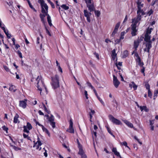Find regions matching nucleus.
I'll list each match as a JSON object with an SVG mask.
<instances>
[{
  "label": "nucleus",
  "mask_w": 158,
  "mask_h": 158,
  "mask_svg": "<svg viewBox=\"0 0 158 158\" xmlns=\"http://www.w3.org/2000/svg\"><path fill=\"white\" fill-rule=\"evenodd\" d=\"M84 1L89 10L90 12H89L87 10H84V15L85 17L90 16L91 14V12L95 10L94 3L93 0H83Z\"/></svg>",
  "instance_id": "obj_1"
},
{
  "label": "nucleus",
  "mask_w": 158,
  "mask_h": 158,
  "mask_svg": "<svg viewBox=\"0 0 158 158\" xmlns=\"http://www.w3.org/2000/svg\"><path fill=\"white\" fill-rule=\"evenodd\" d=\"M37 81V87L38 89L40 91V94L41 95V92L42 90V88H44L46 94H48V91L47 88L44 85V83L42 80V77L40 76H38L36 79Z\"/></svg>",
  "instance_id": "obj_2"
},
{
  "label": "nucleus",
  "mask_w": 158,
  "mask_h": 158,
  "mask_svg": "<svg viewBox=\"0 0 158 158\" xmlns=\"http://www.w3.org/2000/svg\"><path fill=\"white\" fill-rule=\"evenodd\" d=\"M52 85L53 89H55L60 86L59 76L56 75L52 78Z\"/></svg>",
  "instance_id": "obj_3"
},
{
  "label": "nucleus",
  "mask_w": 158,
  "mask_h": 158,
  "mask_svg": "<svg viewBox=\"0 0 158 158\" xmlns=\"http://www.w3.org/2000/svg\"><path fill=\"white\" fill-rule=\"evenodd\" d=\"M141 15H138L136 17H135L132 19V24L131 27H135L137 28L139 24V22L141 19Z\"/></svg>",
  "instance_id": "obj_4"
},
{
  "label": "nucleus",
  "mask_w": 158,
  "mask_h": 158,
  "mask_svg": "<svg viewBox=\"0 0 158 158\" xmlns=\"http://www.w3.org/2000/svg\"><path fill=\"white\" fill-rule=\"evenodd\" d=\"M137 4L138 7L137 14L141 15L143 12L144 11V9H146L143 7L144 4L139 0H138Z\"/></svg>",
  "instance_id": "obj_5"
},
{
  "label": "nucleus",
  "mask_w": 158,
  "mask_h": 158,
  "mask_svg": "<svg viewBox=\"0 0 158 158\" xmlns=\"http://www.w3.org/2000/svg\"><path fill=\"white\" fill-rule=\"evenodd\" d=\"M109 118L110 120L111 121L112 123L116 125H119L122 124V123L120 120L115 118L111 115L109 116Z\"/></svg>",
  "instance_id": "obj_6"
},
{
  "label": "nucleus",
  "mask_w": 158,
  "mask_h": 158,
  "mask_svg": "<svg viewBox=\"0 0 158 158\" xmlns=\"http://www.w3.org/2000/svg\"><path fill=\"white\" fill-rule=\"evenodd\" d=\"M154 12V10L152 8H149L146 11V9H144V11L141 14V15H147L150 16Z\"/></svg>",
  "instance_id": "obj_7"
},
{
  "label": "nucleus",
  "mask_w": 158,
  "mask_h": 158,
  "mask_svg": "<svg viewBox=\"0 0 158 158\" xmlns=\"http://www.w3.org/2000/svg\"><path fill=\"white\" fill-rule=\"evenodd\" d=\"M32 127L31 124L29 122L27 123L26 126H24L23 127V131L27 133L29 132V131L32 129Z\"/></svg>",
  "instance_id": "obj_8"
},
{
  "label": "nucleus",
  "mask_w": 158,
  "mask_h": 158,
  "mask_svg": "<svg viewBox=\"0 0 158 158\" xmlns=\"http://www.w3.org/2000/svg\"><path fill=\"white\" fill-rule=\"evenodd\" d=\"M113 84L115 88H117L120 84V82L117 79V77H115V76L113 75Z\"/></svg>",
  "instance_id": "obj_9"
},
{
  "label": "nucleus",
  "mask_w": 158,
  "mask_h": 158,
  "mask_svg": "<svg viewBox=\"0 0 158 158\" xmlns=\"http://www.w3.org/2000/svg\"><path fill=\"white\" fill-rule=\"evenodd\" d=\"M37 142L34 143L33 147L34 148L35 147L36 149H38L39 148V147L42 145V143L40 140V138L38 136L37 137Z\"/></svg>",
  "instance_id": "obj_10"
},
{
  "label": "nucleus",
  "mask_w": 158,
  "mask_h": 158,
  "mask_svg": "<svg viewBox=\"0 0 158 158\" xmlns=\"http://www.w3.org/2000/svg\"><path fill=\"white\" fill-rule=\"evenodd\" d=\"M145 44L146 47L144 49V51L145 52H149L150 49L152 48L151 42H146Z\"/></svg>",
  "instance_id": "obj_11"
},
{
  "label": "nucleus",
  "mask_w": 158,
  "mask_h": 158,
  "mask_svg": "<svg viewBox=\"0 0 158 158\" xmlns=\"http://www.w3.org/2000/svg\"><path fill=\"white\" fill-rule=\"evenodd\" d=\"M42 8V13L48 12V7L47 4L45 3L41 5Z\"/></svg>",
  "instance_id": "obj_12"
},
{
  "label": "nucleus",
  "mask_w": 158,
  "mask_h": 158,
  "mask_svg": "<svg viewBox=\"0 0 158 158\" xmlns=\"http://www.w3.org/2000/svg\"><path fill=\"white\" fill-rule=\"evenodd\" d=\"M69 128L67 130V131L68 132L74 133V130L73 128V123L71 120H70L69 122Z\"/></svg>",
  "instance_id": "obj_13"
},
{
  "label": "nucleus",
  "mask_w": 158,
  "mask_h": 158,
  "mask_svg": "<svg viewBox=\"0 0 158 158\" xmlns=\"http://www.w3.org/2000/svg\"><path fill=\"white\" fill-rule=\"evenodd\" d=\"M19 106L23 109L25 108L27 106V100L20 101L19 102Z\"/></svg>",
  "instance_id": "obj_14"
},
{
  "label": "nucleus",
  "mask_w": 158,
  "mask_h": 158,
  "mask_svg": "<svg viewBox=\"0 0 158 158\" xmlns=\"http://www.w3.org/2000/svg\"><path fill=\"white\" fill-rule=\"evenodd\" d=\"M123 121L129 127L132 128L134 127L133 124L129 121L126 120H123Z\"/></svg>",
  "instance_id": "obj_15"
},
{
  "label": "nucleus",
  "mask_w": 158,
  "mask_h": 158,
  "mask_svg": "<svg viewBox=\"0 0 158 158\" xmlns=\"http://www.w3.org/2000/svg\"><path fill=\"white\" fill-rule=\"evenodd\" d=\"M131 29L132 30L131 32V34L132 36H133L136 35V33L138 30V29L136 28H135V27H131Z\"/></svg>",
  "instance_id": "obj_16"
},
{
  "label": "nucleus",
  "mask_w": 158,
  "mask_h": 158,
  "mask_svg": "<svg viewBox=\"0 0 158 158\" xmlns=\"http://www.w3.org/2000/svg\"><path fill=\"white\" fill-rule=\"evenodd\" d=\"M139 39L137 40H135L134 42V48L135 49V51L137 50V48L138 47L139 43Z\"/></svg>",
  "instance_id": "obj_17"
},
{
  "label": "nucleus",
  "mask_w": 158,
  "mask_h": 158,
  "mask_svg": "<svg viewBox=\"0 0 158 158\" xmlns=\"http://www.w3.org/2000/svg\"><path fill=\"white\" fill-rule=\"evenodd\" d=\"M151 36L150 35L145 34V35L144 40L146 42H151L150 40Z\"/></svg>",
  "instance_id": "obj_18"
},
{
  "label": "nucleus",
  "mask_w": 158,
  "mask_h": 158,
  "mask_svg": "<svg viewBox=\"0 0 158 158\" xmlns=\"http://www.w3.org/2000/svg\"><path fill=\"white\" fill-rule=\"evenodd\" d=\"M78 148H79V152H78V154H79L81 155L85 153L83 149L82 146H79V147Z\"/></svg>",
  "instance_id": "obj_19"
},
{
  "label": "nucleus",
  "mask_w": 158,
  "mask_h": 158,
  "mask_svg": "<svg viewBox=\"0 0 158 158\" xmlns=\"http://www.w3.org/2000/svg\"><path fill=\"white\" fill-rule=\"evenodd\" d=\"M136 62L141 67L143 66L144 64L143 62H141V59L140 58H139L138 59H136Z\"/></svg>",
  "instance_id": "obj_20"
},
{
  "label": "nucleus",
  "mask_w": 158,
  "mask_h": 158,
  "mask_svg": "<svg viewBox=\"0 0 158 158\" xmlns=\"http://www.w3.org/2000/svg\"><path fill=\"white\" fill-rule=\"evenodd\" d=\"M3 30L6 35L7 38L8 39H10L11 38V34L9 33L8 30L6 29Z\"/></svg>",
  "instance_id": "obj_21"
},
{
  "label": "nucleus",
  "mask_w": 158,
  "mask_h": 158,
  "mask_svg": "<svg viewBox=\"0 0 158 158\" xmlns=\"http://www.w3.org/2000/svg\"><path fill=\"white\" fill-rule=\"evenodd\" d=\"M112 151L113 152L114 154L117 156H120L119 153L117 152V149L115 148H113L112 149Z\"/></svg>",
  "instance_id": "obj_22"
},
{
  "label": "nucleus",
  "mask_w": 158,
  "mask_h": 158,
  "mask_svg": "<svg viewBox=\"0 0 158 158\" xmlns=\"http://www.w3.org/2000/svg\"><path fill=\"white\" fill-rule=\"evenodd\" d=\"M117 54L116 53L115 50V49H114L112 51L111 57L113 60H115V58L116 57Z\"/></svg>",
  "instance_id": "obj_23"
},
{
  "label": "nucleus",
  "mask_w": 158,
  "mask_h": 158,
  "mask_svg": "<svg viewBox=\"0 0 158 158\" xmlns=\"http://www.w3.org/2000/svg\"><path fill=\"white\" fill-rule=\"evenodd\" d=\"M139 108L141 110V111H142L143 110H144L146 112H148L149 110L147 108V107L146 106H139Z\"/></svg>",
  "instance_id": "obj_24"
},
{
  "label": "nucleus",
  "mask_w": 158,
  "mask_h": 158,
  "mask_svg": "<svg viewBox=\"0 0 158 158\" xmlns=\"http://www.w3.org/2000/svg\"><path fill=\"white\" fill-rule=\"evenodd\" d=\"M19 117V115L17 114H16L15 116L14 117V123H17L18 122V118Z\"/></svg>",
  "instance_id": "obj_25"
},
{
  "label": "nucleus",
  "mask_w": 158,
  "mask_h": 158,
  "mask_svg": "<svg viewBox=\"0 0 158 158\" xmlns=\"http://www.w3.org/2000/svg\"><path fill=\"white\" fill-rule=\"evenodd\" d=\"M47 20L49 25L51 26L52 25V24L51 23V17L49 15H47Z\"/></svg>",
  "instance_id": "obj_26"
},
{
  "label": "nucleus",
  "mask_w": 158,
  "mask_h": 158,
  "mask_svg": "<svg viewBox=\"0 0 158 158\" xmlns=\"http://www.w3.org/2000/svg\"><path fill=\"white\" fill-rule=\"evenodd\" d=\"M15 87L14 85H11L9 88V90L10 91H13L14 92H15L16 89H15Z\"/></svg>",
  "instance_id": "obj_27"
},
{
  "label": "nucleus",
  "mask_w": 158,
  "mask_h": 158,
  "mask_svg": "<svg viewBox=\"0 0 158 158\" xmlns=\"http://www.w3.org/2000/svg\"><path fill=\"white\" fill-rule=\"evenodd\" d=\"M49 122L54 121V117L52 114H51V116L48 119Z\"/></svg>",
  "instance_id": "obj_28"
},
{
  "label": "nucleus",
  "mask_w": 158,
  "mask_h": 158,
  "mask_svg": "<svg viewBox=\"0 0 158 158\" xmlns=\"http://www.w3.org/2000/svg\"><path fill=\"white\" fill-rule=\"evenodd\" d=\"M0 27L2 28L3 30L6 29L5 28V26L4 24L2 23L1 19H0Z\"/></svg>",
  "instance_id": "obj_29"
},
{
  "label": "nucleus",
  "mask_w": 158,
  "mask_h": 158,
  "mask_svg": "<svg viewBox=\"0 0 158 158\" xmlns=\"http://www.w3.org/2000/svg\"><path fill=\"white\" fill-rule=\"evenodd\" d=\"M153 30V28H152L148 27L147 30V31L146 34L150 35L151 33L152 30Z\"/></svg>",
  "instance_id": "obj_30"
},
{
  "label": "nucleus",
  "mask_w": 158,
  "mask_h": 158,
  "mask_svg": "<svg viewBox=\"0 0 158 158\" xmlns=\"http://www.w3.org/2000/svg\"><path fill=\"white\" fill-rule=\"evenodd\" d=\"M127 32V30L126 32L125 31H123L121 32V36L120 37V39L123 40L124 38V35Z\"/></svg>",
  "instance_id": "obj_31"
},
{
  "label": "nucleus",
  "mask_w": 158,
  "mask_h": 158,
  "mask_svg": "<svg viewBox=\"0 0 158 158\" xmlns=\"http://www.w3.org/2000/svg\"><path fill=\"white\" fill-rule=\"evenodd\" d=\"M128 55V51L127 50H125L124 51L123 55V58H126L127 57Z\"/></svg>",
  "instance_id": "obj_32"
},
{
  "label": "nucleus",
  "mask_w": 158,
  "mask_h": 158,
  "mask_svg": "<svg viewBox=\"0 0 158 158\" xmlns=\"http://www.w3.org/2000/svg\"><path fill=\"white\" fill-rule=\"evenodd\" d=\"M43 14H40V18L41 19H43V18H44L45 17V16L46 15L47 16V15H48V13L46 12H45V13H42Z\"/></svg>",
  "instance_id": "obj_33"
},
{
  "label": "nucleus",
  "mask_w": 158,
  "mask_h": 158,
  "mask_svg": "<svg viewBox=\"0 0 158 158\" xmlns=\"http://www.w3.org/2000/svg\"><path fill=\"white\" fill-rule=\"evenodd\" d=\"M81 93L85 95V98L86 99H88L89 98L88 96V94L87 93V92L86 90H84V92H83L82 93Z\"/></svg>",
  "instance_id": "obj_34"
},
{
  "label": "nucleus",
  "mask_w": 158,
  "mask_h": 158,
  "mask_svg": "<svg viewBox=\"0 0 158 158\" xmlns=\"http://www.w3.org/2000/svg\"><path fill=\"white\" fill-rule=\"evenodd\" d=\"M61 7L64 10H67L69 9V7L65 4H63L61 6Z\"/></svg>",
  "instance_id": "obj_35"
},
{
  "label": "nucleus",
  "mask_w": 158,
  "mask_h": 158,
  "mask_svg": "<svg viewBox=\"0 0 158 158\" xmlns=\"http://www.w3.org/2000/svg\"><path fill=\"white\" fill-rule=\"evenodd\" d=\"M136 51H135V50L132 53V54H135V56L136 57V59H138L139 58H140L139 56L138 53Z\"/></svg>",
  "instance_id": "obj_36"
},
{
  "label": "nucleus",
  "mask_w": 158,
  "mask_h": 158,
  "mask_svg": "<svg viewBox=\"0 0 158 158\" xmlns=\"http://www.w3.org/2000/svg\"><path fill=\"white\" fill-rule=\"evenodd\" d=\"M11 146L16 151H17L21 150V148H19L18 147H17L14 145H11Z\"/></svg>",
  "instance_id": "obj_37"
},
{
  "label": "nucleus",
  "mask_w": 158,
  "mask_h": 158,
  "mask_svg": "<svg viewBox=\"0 0 158 158\" xmlns=\"http://www.w3.org/2000/svg\"><path fill=\"white\" fill-rule=\"evenodd\" d=\"M43 108L44 110L48 113V114H49L50 111H49L47 109L46 106L44 104H43Z\"/></svg>",
  "instance_id": "obj_38"
},
{
  "label": "nucleus",
  "mask_w": 158,
  "mask_h": 158,
  "mask_svg": "<svg viewBox=\"0 0 158 158\" xmlns=\"http://www.w3.org/2000/svg\"><path fill=\"white\" fill-rule=\"evenodd\" d=\"M120 144L122 145H124L126 147H127L129 149H130V148L127 146V143L126 142L124 141L123 142L120 143Z\"/></svg>",
  "instance_id": "obj_39"
},
{
  "label": "nucleus",
  "mask_w": 158,
  "mask_h": 158,
  "mask_svg": "<svg viewBox=\"0 0 158 158\" xmlns=\"http://www.w3.org/2000/svg\"><path fill=\"white\" fill-rule=\"evenodd\" d=\"M132 84L133 85V88L134 90H135L137 89L138 86L137 85H135V83L132 81Z\"/></svg>",
  "instance_id": "obj_40"
},
{
  "label": "nucleus",
  "mask_w": 158,
  "mask_h": 158,
  "mask_svg": "<svg viewBox=\"0 0 158 158\" xmlns=\"http://www.w3.org/2000/svg\"><path fill=\"white\" fill-rule=\"evenodd\" d=\"M95 15L96 16L98 17L100 15V12L98 10H95L94 11Z\"/></svg>",
  "instance_id": "obj_41"
},
{
  "label": "nucleus",
  "mask_w": 158,
  "mask_h": 158,
  "mask_svg": "<svg viewBox=\"0 0 158 158\" xmlns=\"http://www.w3.org/2000/svg\"><path fill=\"white\" fill-rule=\"evenodd\" d=\"M107 128V130L108 131V132L110 134H111L112 135L113 137H114V136L113 135V133H112V132H111V131H110V129L109 127H106Z\"/></svg>",
  "instance_id": "obj_42"
},
{
  "label": "nucleus",
  "mask_w": 158,
  "mask_h": 158,
  "mask_svg": "<svg viewBox=\"0 0 158 158\" xmlns=\"http://www.w3.org/2000/svg\"><path fill=\"white\" fill-rule=\"evenodd\" d=\"M17 54H18V55H19V56L20 58H23V56H22V54L21 52L20 51H19V50H18L17 51Z\"/></svg>",
  "instance_id": "obj_43"
},
{
  "label": "nucleus",
  "mask_w": 158,
  "mask_h": 158,
  "mask_svg": "<svg viewBox=\"0 0 158 158\" xmlns=\"http://www.w3.org/2000/svg\"><path fill=\"white\" fill-rule=\"evenodd\" d=\"M50 123L53 128L55 127V123L54 121L50 122Z\"/></svg>",
  "instance_id": "obj_44"
},
{
  "label": "nucleus",
  "mask_w": 158,
  "mask_h": 158,
  "mask_svg": "<svg viewBox=\"0 0 158 158\" xmlns=\"http://www.w3.org/2000/svg\"><path fill=\"white\" fill-rule=\"evenodd\" d=\"M45 30H46V33L47 34H48L49 36H51V34L49 32V31H48V29L47 27H46L45 26Z\"/></svg>",
  "instance_id": "obj_45"
},
{
  "label": "nucleus",
  "mask_w": 158,
  "mask_h": 158,
  "mask_svg": "<svg viewBox=\"0 0 158 158\" xmlns=\"http://www.w3.org/2000/svg\"><path fill=\"white\" fill-rule=\"evenodd\" d=\"M145 86L146 88V89H147L148 90H150V86L149 84H148V83H147L145 84Z\"/></svg>",
  "instance_id": "obj_46"
},
{
  "label": "nucleus",
  "mask_w": 158,
  "mask_h": 158,
  "mask_svg": "<svg viewBox=\"0 0 158 158\" xmlns=\"http://www.w3.org/2000/svg\"><path fill=\"white\" fill-rule=\"evenodd\" d=\"M2 128L3 130L5 131L7 133V131L8 130V128L6 126H2Z\"/></svg>",
  "instance_id": "obj_47"
},
{
  "label": "nucleus",
  "mask_w": 158,
  "mask_h": 158,
  "mask_svg": "<svg viewBox=\"0 0 158 158\" xmlns=\"http://www.w3.org/2000/svg\"><path fill=\"white\" fill-rule=\"evenodd\" d=\"M120 25V23H117L115 27V28H114V29L118 30V29Z\"/></svg>",
  "instance_id": "obj_48"
},
{
  "label": "nucleus",
  "mask_w": 158,
  "mask_h": 158,
  "mask_svg": "<svg viewBox=\"0 0 158 158\" xmlns=\"http://www.w3.org/2000/svg\"><path fill=\"white\" fill-rule=\"evenodd\" d=\"M148 97H150V98H151L152 94L150 90H148Z\"/></svg>",
  "instance_id": "obj_49"
},
{
  "label": "nucleus",
  "mask_w": 158,
  "mask_h": 158,
  "mask_svg": "<svg viewBox=\"0 0 158 158\" xmlns=\"http://www.w3.org/2000/svg\"><path fill=\"white\" fill-rule=\"evenodd\" d=\"M117 31L118 30L114 29V31L112 32V34H111L112 36H114L115 34L117 33Z\"/></svg>",
  "instance_id": "obj_50"
},
{
  "label": "nucleus",
  "mask_w": 158,
  "mask_h": 158,
  "mask_svg": "<svg viewBox=\"0 0 158 158\" xmlns=\"http://www.w3.org/2000/svg\"><path fill=\"white\" fill-rule=\"evenodd\" d=\"M142 69L141 70V71L142 73L143 74L144 76H145V73H144V71H145V68L143 66H142Z\"/></svg>",
  "instance_id": "obj_51"
},
{
  "label": "nucleus",
  "mask_w": 158,
  "mask_h": 158,
  "mask_svg": "<svg viewBox=\"0 0 158 158\" xmlns=\"http://www.w3.org/2000/svg\"><path fill=\"white\" fill-rule=\"evenodd\" d=\"M4 68V69L6 71V72H9L10 71V70L6 66H3Z\"/></svg>",
  "instance_id": "obj_52"
},
{
  "label": "nucleus",
  "mask_w": 158,
  "mask_h": 158,
  "mask_svg": "<svg viewBox=\"0 0 158 158\" xmlns=\"http://www.w3.org/2000/svg\"><path fill=\"white\" fill-rule=\"evenodd\" d=\"M58 69L59 71L61 73H63L62 70V68H61L60 66H59L58 67Z\"/></svg>",
  "instance_id": "obj_53"
},
{
  "label": "nucleus",
  "mask_w": 158,
  "mask_h": 158,
  "mask_svg": "<svg viewBox=\"0 0 158 158\" xmlns=\"http://www.w3.org/2000/svg\"><path fill=\"white\" fill-rule=\"evenodd\" d=\"M38 2L41 5L44 3L43 0H38Z\"/></svg>",
  "instance_id": "obj_54"
},
{
  "label": "nucleus",
  "mask_w": 158,
  "mask_h": 158,
  "mask_svg": "<svg viewBox=\"0 0 158 158\" xmlns=\"http://www.w3.org/2000/svg\"><path fill=\"white\" fill-rule=\"evenodd\" d=\"M84 88H85L84 87L81 86V85H80V86L79 87V89L81 93H82L83 92V89Z\"/></svg>",
  "instance_id": "obj_55"
},
{
  "label": "nucleus",
  "mask_w": 158,
  "mask_h": 158,
  "mask_svg": "<svg viewBox=\"0 0 158 158\" xmlns=\"http://www.w3.org/2000/svg\"><path fill=\"white\" fill-rule=\"evenodd\" d=\"M98 100L100 101L102 105L104 106V103L102 99L101 98H99Z\"/></svg>",
  "instance_id": "obj_56"
},
{
  "label": "nucleus",
  "mask_w": 158,
  "mask_h": 158,
  "mask_svg": "<svg viewBox=\"0 0 158 158\" xmlns=\"http://www.w3.org/2000/svg\"><path fill=\"white\" fill-rule=\"evenodd\" d=\"M42 130H43V131L44 132H45V131H46L48 130L43 126L42 127Z\"/></svg>",
  "instance_id": "obj_57"
},
{
  "label": "nucleus",
  "mask_w": 158,
  "mask_h": 158,
  "mask_svg": "<svg viewBox=\"0 0 158 158\" xmlns=\"http://www.w3.org/2000/svg\"><path fill=\"white\" fill-rule=\"evenodd\" d=\"M81 158H87V156L84 153L81 155Z\"/></svg>",
  "instance_id": "obj_58"
},
{
  "label": "nucleus",
  "mask_w": 158,
  "mask_h": 158,
  "mask_svg": "<svg viewBox=\"0 0 158 158\" xmlns=\"http://www.w3.org/2000/svg\"><path fill=\"white\" fill-rule=\"evenodd\" d=\"M122 39H120H120H117L116 40H115V42L116 44H118L120 41V40Z\"/></svg>",
  "instance_id": "obj_59"
},
{
  "label": "nucleus",
  "mask_w": 158,
  "mask_h": 158,
  "mask_svg": "<svg viewBox=\"0 0 158 158\" xmlns=\"http://www.w3.org/2000/svg\"><path fill=\"white\" fill-rule=\"evenodd\" d=\"M154 120H151L150 121V124L151 126L153 125V124L154 123Z\"/></svg>",
  "instance_id": "obj_60"
},
{
  "label": "nucleus",
  "mask_w": 158,
  "mask_h": 158,
  "mask_svg": "<svg viewBox=\"0 0 158 158\" xmlns=\"http://www.w3.org/2000/svg\"><path fill=\"white\" fill-rule=\"evenodd\" d=\"M105 42L107 43H109V42H111V41L110 40H109V39H106L105 40Z\"/></svg>",
  "instance_id": "obj_61"
},
{
  "label": "nucleus",
  "mask_w": 158,
  "mask_h": 158,
  "mask_svg": "<svg viewBox=\"0 0 158 158\" xmlns=\"http://www.w3.org/2000/svg\"><path fill=\"white\" fill-rule=\"evenodd\" d=\"M49 3L51 5V6L52 7V8H55V6L54 5L52 2H51Z\"/></svg>",
  "instance_id": "obj_62"
},
{
  "label": "nucleus",
  "mask_w": 158,
  "mask_h": 158,
  "mask_svg": "<svg viewBox=\"0 0 158 158\" xmlns=\"http://www.w3.org/2000/svg\"><path fill=\"white\" fill-rule=\"evenodd\" d=\"M36 125H38L39 126H40L41 127H42L43 126V125L41 124H40L39 122H36Z\"/></svg>",
  "instance_id": "obj_63"
},
{
  "label": "nucleus",
  "mask_w": 158,
  "mask_h": 158,
  "mask_svg": "<svg viewBox=\"0 0 158 158\" xmlns=\"http://www.w3.org/2000/svg\"><path fill=\"white\" fill-rule=\"evenodd\" d=\"M45 132L48 135V136L49 137L50 136V133L49 132V131L48 130H47L46 131H45Z\"/></svg>",
  "instance_id": "obj_64"
}]
</instances>
